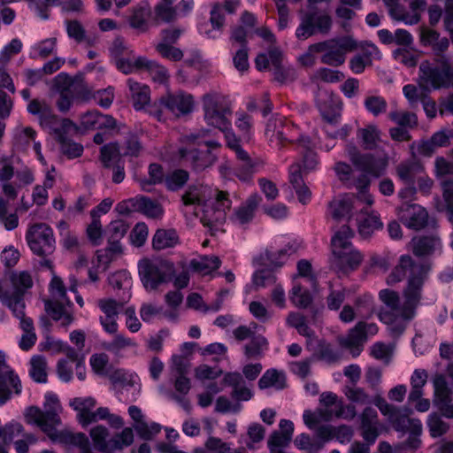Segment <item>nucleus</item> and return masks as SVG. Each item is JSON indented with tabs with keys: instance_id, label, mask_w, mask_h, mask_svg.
I'll return each instance as SVG.
<instances>
[{
	"instance_id": "obj_1",
	"label": "nucleus",
	"mask_w": 453,
	"mask_h": 453,
	"mask_svg": "<svg viewBox=\"0 0 453 453\" xmlns=\"http://www.w3.org/2000/svg\"><path fill=\"white\" fill-rule=\"evenodd\" d=\"M429 270L430 266L427 263L416 261L410 255H403L388 276L387 283L393 285L408 277V283L403 295L408 298L407 304H409L421 299L422 288Z\"/></svg>"
},
{
	"instance_id": "obj_2",
	"label": "nucleus",
	"mask_w": 453,
	"mask_h": 453,
	"mask_svg": "<svg viewBox=\"0 0 453 453\" xmlns=\"http://www.w3.org/2000/svg\"><path fill=\"white\" fill-rule=\"evenodd\" d=\"M52 88L58 94L56 102L58 110L66 113L74 100L88 101L93 95L91 88L80 76L72 77L65 73H60L52 80Z\"/></svg>"
},
{
	"instance_id": "obj_3",
	"label": "nucleus",
	"mask_w": 453,
	"mask_h": 453,
	"mask_svg": "<svg viewBox=\"0 0 453 453\" xmlns=\"http://www.w3.org/2000/svg\"><path fill=\"white\" fill-rule=\"evenodd\" d=\"M209 133V130L202 129L185 136L187 142L199 146L205 145L207 147L206 150L196 148H182L179 150L180 159L188 163L194 171H203L211 166L217 160V157L212 154L211 150L220 148L221 144L217 141L206 140Z\"/></svg>"
},
{
	"instance_id": "obj_4",
	"label": "nucleus",
	"mask_w": 453,
	"mask_h": 453,
	"mask_svg": "<svg viewBox=\"0 0 453 453\" xmlns=\"http://www.w3.org/2000/svg\"><path fill=\"white\" fill-rule=\"evenodd\" d=\"M419 72V85L423 88L437 90L453 87V63L444 53L423 61Z\"/></svg>"
},
{
	"instance_id": "obj_5",
	"label": "nucleus",
	"mask_w": 453,
	"mask_h": 453,
	"mask_svg": "<svg viewBox=\"0 0 453 453\" xmlns=\"http://www.w3.org/2000/svg\"><path fill=\"white\" fill-rule=\"evenodd\" d=\"M12 290H10L6 280H0V301L7 306L13 314H21L22 307H25L24 296L33 285V278L29 272H12L9 276Z\"/></svg>"
},
{
	"instance_id": "obj_6",
	"label": "nucleus",
	"mask_w": 453,
	"mask_h": 453,
	"mask_svg": "<svg viewBox=\"0 0 453 453\" xmlns=\"http://www.w3.org/2000/svg\"><path fill=\"white\" fill-rule=\"evenodd\" d=\"M138 273L146 290L153 291L175 276L174 264L166 259L142 258L138 263Z\"/></svg>"
},
{
	"instance_id": "obj_7",
	"label": "nucleus",
	"mask_w": 453,
	"mask_h": 453,
	"mask_svg": "<svg viewBox=\"0 0 453 453\" xmlns=\"http://www.w3.org/2000/svg\"><path fill=\"white\" fill-rule=\"evenodd\" d=\"M26 239L33 253L42 258L41 265L53 271V263L47 258L55 250L51 227L45 223H35L28 228Z\"/></svg>"
},
{
	"instance_id": "obj_8",
	"label": "nucleus",
	"mask_w": 453,
	"mask_h": 453,
	"mask_svg": "<svg viewBox=\"0 0 453 453\" xmlns=\"http://www.w3.org/2000/svg\"><path fill=\"white\" fill-rule=\"evenodd\" d=\"M333 27V19L328 10L308 6L301 16V22L296 30L298 40H306L316 34L326 35Z\"/></svg>"
},
{
	"instance_id": "obj_9",
	"label": "nucleus",
	"mask_w": 453,
	"mask_h": 453,
	"mask_svg": "<svg viewBox=\"0 0 453 453\" xmlns=\"http://www.w3.org/2000/svg\"><path fill=\"white\" fill-rule=\"evenodd\" d=\"M347 150L350 162L357 170L374 178H379L386 173L389 163L388 153L384 152L380 156L361 153L355 146L349 147Z\"/></svg>"
},
{
	"instance_id": "obj_10",
	"label": "nucleus",
	"mask_w": 453,
	"mask_h": 453,
	"mask_svg": "<svg viewBox=\"0 0 453 453\" xmlns=\"http://www.w3.org/2000/svg\"><path fill=\"white\" fill-rule=\"evenodd\" d=\"M379 297L381 302L393 311L394 315L406 321L414 318L416 309L420 302V299H418L407 304L408 298L403 296L404 301L403 304H401L399 294L388 288L380 290Z\"/></svg>"
},
{
	"instance_id": "obj_11",
	"label": "nucleus",
	"mask_w": 453,
	"mask_h": 453,
	"mask_svg": "<svg viewBox=\"0 0 453 453\" xmlns=\"http://www.w3.org/2000/svg\"><path fill=\"white\" fill-rule=\"evenodd\" d=\"M22 390L19 375L7 365L5 355L0 352V406L9 401L12 394Z\"/></svg>"
},
{
	"instance_id": "obj_12",
	"label": "nucleus",
	"mask_w": 453,
	"mask_h": 453,
	"mask_svg": "<svg viewBox=\"0 0 453 453\" xmlns=\"http://www.w3.org/2000/svg\"><path fill=\"white\" fill-rule=\"evenodd\" d=\"M332 40L333 43L329 45L326 54L321 56L320 62L324 65L338 67L344 64L348 52L357 50V43L349 36Z\"/></svg>"
},
{
	"instance_id": "obj_13",
	"label": "nucleus",
	"mask_w": 453,
	"mask_h": 453,
	"mask_svg": "<svg viewBox=\"0 0 453 453\" xmlns=\"http://www.w3.org/2000/svg\"><path fill=\"white\" fill-rule=\"evenodd\" d=\"M231 200L227 191L217 190L215 208H207L203 211L201 222L206 226H214L226 219V211L231 208Z\"/></svg>"
},
{
	"instance_id": "obj_14",
	"label": "nucleus",
	"mask_w": 453,
	"mask_h": 453,
	"mask_svg": "<svg viewBox=\"0 0 453 453\" xmlns=\"http://www.w3.org/2000/svg\"><path fill=\"white\" fill-rule=\"evenodd\" d=\"M159 104L174 115L180 116L192 111L194 99L191 95L179 91L162 96L159 99Z\"/></svg>"
},
{
	"instance_id": "obj_15",
	"label": "nucleus",
	"mask_w": 453,
	"mask_h": 453,
	"mask_svg": "<svg viewBox=\"0 0 453 453\" xmlns=\"http://www.w3.org/2000/svg\"><path fill=\"white\" fill-rule=\"evenodd\" d=\"M237 164L234 168V174L241 181L249 182L252 180L257 169L263 166L258 158H252L243 149L237 150Z\"/></svg>"
},
{
	"instance_id": "obj_16",
	"label": "nucleus",
	"mask_w": 453,
	"mask_h": 453,
	"mask_svg": "<svg viewBox=\"0 0 453 453\" xmlns=\"http://www.w3.org/2000/svg\"><path fill=\"white\" fill-rule=\"evenodd\" d=\"M398 210L402 222L409 228L419 230L426 226L428 213L420 205L403 203Z\"/></svg>"
},
{
	"instance_id": "obj_17",
	"label": "nucleus",
	"mask_w": 453,
	"mask_h": 453,
	"mask_svg": "<svg viewBox=\"0 0 453 453\" xmlns=\"http://www.w3.org/2000/svg\"><path fill=\"white\" fill-rule=\"evenodd\" d=\"M151 8L147 2H141L128 10L127 20L129 27L138 34H144L150 29Z\"/></svg>"
},
{
	"instance_id": "obj_18",
	"label": "nucleus",
	"mask_w": 453,
	"mask_h": 453,
	"mask_svg": "<svg viewBox=\"0 0 453 453\" xmlns=\"http://www.w3.org/2000/svg\"><path fill=\"white\" fill-rule=\"evenodd\" d=\"M361 435L368 443H374L380 434V423L377 411L366 407L360 415Z\"/></svg>"
},
{
	"instance_id": "obj_19",
	"label": "nucleus",
	"mask_w": 453,
	"mask_h": 453,
	"mask_svg": "<svg viewBox=\"0 0 453 453\" xmlns=\"http://www.w3.org/2000/svg\"><path fill=\"white\" fill-rule=\"evenodd\" d=\"M339 271L347 274L357 270L364 261V255L355 247L332 253Z\"/></svg>"
},
{
	"instance_id": "obj_20",
	"label": "nucleus",
	"mask_w": 453,
	"mask_h": 453,
	"mask_svg": "<svg viewBox=\"0 0 453 453\" xmlns=\"http://www.w3.org/2000/svg\"><path fill=\"white\" fill-rule=\"evenodd\" d=\"M318 108L322 119L328 124L334 125L341 117L342 104L337 96L329 94L318 101Z\"/></svg>"
},
{
	"instance_id": "obj_21",
	"label": "nucleus",
	"mask_w": 453,
	"mask_h": 453,
	"mask_svg": "<svg viewBox=\"0 0 453 453\" xmlns=\"http://www.w3.org/2000/svg\"><path fill=\"white\" fill-rule=\"evenodd\" d=\"M359 234L363 238L370 237L376 230L382 228L380 215L373 211L361 209L356 218Z\"/></svg>"
},
{
	"instance_id": "obj_22",
	"label": "nucleus",
	"mask_w": 453,
	"mask_h": 453,
	"mask_svg": "<svg viewBox=\"0 0 453 453\" xmlns=\"http://www.w3.org/2000/svg\"><path fill=\"white\" fill-rule=\"evenodd\" d=\"M365 342V334L358 323L348 331L346 336L339 339L341 347L349 350L353 357H357L362 352Z\"/></svg>"
},
{
	"instance_id": "obj_23",
	"label": "nucleus",
	"mask_w": 453,
	"mask_h": 453,
	"mask_svg": "<svg viewBox=\"0 0 453 453\" xmlns=\"http://www.w3.org/2000/svg\"><path fill=\"white\" fill-rule=\"evenodd\" d=\"M419 41L423 46H430L434 56L445 53L449 47V41L448 38H440V34L437 31L426 27H420Z\"/></svg>"
},
{
	"instance_id": "obj_24",
	"label": "nucleus",
	"mask_w": 453,
	"mask_h": 453,
	"mask_svg": "<svg viewBox=\"0 0 453 453\" xmlns=\"http://www.w3.org/2000/svg\"><path fill=\"white\" fill-rule=\"evenodd\" d=\"M440 244V238L436 235L416 236L410 242L411 252L418 257L432 255Z\"/></svg>"
},
{
	"instance_id": "obj_25",
	"label": "nucleus",
	"mask_w": 453,
	"mask_h": 453,
	"mask_svg": "<svg viewBox=\"0 0 453 453\" xmlns=\"http://www.w3.org/2000/svg\"><path fill=\"white\" fill-rule=\"evenodd\" d=\"M223 382L233 388L231 397L236 401H249L253 396L251 390L244 384V380L239 372H227Z\"/></svg>"
},
{
	"instance_id": "obj_26",
	"label": "nucleus",
	"mask_w": 453,
	"mask_h": 453,
	"mask_svg": "<svg viewBox=\"0 0 453 453\" xmlns=\"http://www.w3.org/2000/svg\"><path fill=\"white\" fill-rule=\"evenodd\" d=\"M285 119L280 117L270 119L266 124L265 134L272 142H276L279 148H283L290 141L286 136Z\"/></svg>"
},
{
	"instance_id": "obj_27",
	"label": "nucleus",
	"mask_w": 453,
	"mask_h": 453,
	"mask_svg": "<svg viewBox=\"0 0 453 453\" xmlns=\"http://www.w3.org/2000/svg\"><path fill=\"white\" fill-rule=\"evenodd\" d=\"M65 24L67 35L77 43H85L88 47H93L97 42V37L88 35L80 20L76 19H65Z\"/></svg>"
},
{
	"instance_id": "obj_28",
	"label": "nucleus",
	"mask_w": 453,
	"mask_h": 453,
	"mask_svg": "<svg viewBox=\"0 0 453 453\" xmlns=\"http://www.w3.org/2000/svg\"><path fill=\"white\" fill-rule=\"evenodd\" d=\"M136 65L148 71L151 79L159 84H165L168 82L170 74L168 70L159 63L149 60L144 57H138Z\"/></svg>"
},
{
	"instance_id": "obj_29",
	"label": "nucleus",
	"mask_w": 453,
	"mask_h": 453,
	"mask_svg": "<svg viewBox=\"0 0 453 453\" xmlns=\"http://www.w3.org/2000/svg\"><path fill=\"white\" fill-rule=\"evenodd\" d=\"M127 85L134 109L142 110L150 100V89L149 86L142 84L133 79L127 80Z\"/></svg>"
},
{
	"instance_id": "obj_30",
	"label": "nucleus",
	"mask_w": 453,
	"mask_h": 453,
	"mask_svg": "<svg viewBox=\"0 0 453 453\" xmlns=\"http://www.w3.org/2000/svg\"><path fill=\"white\" fill-rule=\"evenodd\" d=\"M389 421L396 431L421 434L422 425L420 420L411 418L407 415L400 413L399 411L395 412Z\"/></svg>"
},
{
	"instance_id": "obj_31",
	"label": "nucleus",
	"mask_w": 453,
	"mask_h": 453,
	"mask_svg": "<svg viewBox=\"0 0 453 453\" xmlns=\"http://www.w3.org/2000/svg\"><path fill=\"white\" fill-rule=\"evenodd\" d=\"M287 324L296 328L299 334L307 338L306 347L312 346L313 340H315V333L307 324V319L304 315L292 311L287 317Z\"/></svg>"
},
{
	"instance_id": "obj_32",
	"label": "nucleus",
	"mask_w": 453,
	"mask_h": 453,
	"mask_svg": "<svg viewBox=\"0 0 453 453\" xmlns=\"http://www.w3.org/2000/svg\"><path fill=\"white\" fill-rule=\"evenodd\" d=\"M27 111L33 115H38L42 124L51 125L58 120V116L45 100H31L27 105Z\"/></svg>"
},
{
	"instance_id": "obj_33",
	"label": "nucleus",
	"mask_w": 453,
	"mask_h": 453,
	"mask_svg": "<svg viewBox=\"0 0 453 453\" xmlns=\"http://www.w3.org/2000/svg\"><path fill=\"white\" fill-rule=\"evenodd\" d=\"M180 243V237L177 232L171 229L159 228L152 238V248L155 250H162L175 247Z\"/></svg>"
},
{
	"instance_id": "obj_34",
	"label": "nucleus",
	"mask_w": 453,
	"mask_h": 453,
	"mask_svg": "<svg viewBox=\"0 0 453 453\" xmlns=\"http://www.w3.org/2000/svg\"><path fill=\"white\" fill-rule=\"evenodd\" d=\"M308 349L313 351V357L319 360L333 364L340 359L339 353L334 349L329 342L326 340L318 339L316 336L315 340H313L312 346Z\"/></svg>"
},
{
	"instance_id": "obj_35",
	"label": "nucleus",
	"mask_w": 453,
	"mask_h": 453,
	"mask_svg": "<svg viewBox=\"0 0 453 453\" xmlns=\"http://www.w3.org/2000/svg\"><path fill=\"white\" fill-rule=\"evenodd\" d=\"M355 236V232L347 225L342 226L333 235L331 239L332 253L354 247L351 240Z\"/></svg>"
},
{
	"instance_id": "obj_36",
	"label": "nucleus",
	"mask_w": 453,
	"mask_h": 453,
	"mask_svg": "<svg viewBox=\"0 0 453 453\" xmlns=\"http://www.w3.org/2000/svg\"><path fill=\"white\" fill-rule=\"evenodd\" d=\"M262 202V197L257 194L251 195L246 202L234 212L236 220L241 224H246L252 220L255 211Z\"/></svg>"
},
{
	"instance_id": "obj_37",
	"label": "nucleus",
	"mask_w": 453,
	"mask_h": 453,
	"mask_svg": "<svg viewBox=\"0 0 453 453\" xmlns=\"http://www.w3.org/2000/svg\"><path fill=\"white\" fill-rule=\"evenodd\" d=\"M65 304H66L65 301H58V300H44V306L46 312L54 319V320H62L63 326H67L71 324L73 320V317L65 311Z\"/></svg>"
},
{
	"instance_id": "obj_38",
	"label": "nucleus",
	"mask_w": 453,
	"mask_h": 453,
	"mask_svg": "<svg viewBox=\"0 0 453 453\" xmlns=\"http://www.w3.org/2000/svg\"><path fill=\"white\" fill-rule=\"evenodd\" d=\"M204 111H219L221 112H232L231 105L226 97L217 92H210L203 96Z\"/></svg>"
},
{
	"instance_id": "obj_39",
	"label": "nucleus",
	"mask_w": 453,
	"mask_h": 453,
	"mask_svg": "<svg viewBox=\"0 0 453 453\" xmlns=\"http://www.w3.org/2000/svg\"><path fill=\"white\" fill-rule=\"evenodd\" d=\"M388 7L389 15L397 21H403L409 25H415L420 21V15H410L405 7L398 4L395 0H385Z\"/></svg>"
},
{
	"instance_id": "obj_40",
	"label": "nucleus",
	"mask_w": 453,
	"mask_h": 453,
	"mask_svg": "<svg viewBox=\"0 0 453 453\" xmlns=\"http://www.w3.org/2000/svg\"><path fill=\"white\" fill-rule=\"evenodd\" d=\"M362 140L363 148L366 150H376L380 142V130L375 125H369L357 131Z\"/></svg>"
},
{
	"instance_id": "obj_41",
	"label": "nucleus",
	"mask_w": 453,
	"mask_h": 453,
	"mask_svg": "<svg viewBox=\"0 0 453 453\" xmlns=\"http://www.w3.org/2000/svg\"><path fill=\"white\" fill-rule=\"evenodd\" d=\"M287 386L284 372L276 369L267 370L258 380V387L261 389L273 387L277 389H283Z\"/></svg>"
},
{
	"instance_id": "obj_42",
	"label": "nucleus",
	"mask_w": 453,
	"mask_h": 453,
	"mask_svg": "<svg viewBox=\"0 0 453 453\" xmlns=\"http://www.w3.org/2000/svg\"><path fill=\"white\" fill-rule=\"evenodd\" d=\"M290 302L299 309H307L313 302L311 292L301 284L296 283L289 292Z\"/></svg>"
},
{
	"instance_id": "obj_43",
	"label": "nucleus",
	"mask_w": 453,
	"mask_h": 453,
	"mask_svg": "<svg viewBox=\"0 0 453 453\" xmlns=\"http://www.w3.org/2000/svg\"><path fill=\"white\" fill-rule=\"evenodd\" d=\"M100 160L105 168L123 162L119 147L117 142H110L100 149Z\"/></svg>"
},
{
	"instance_id": "obj_44",
	"label": "nucleus",
	"mask_w": 453,
	"mask_h": 453,
	"mask_svg": "<svg viewBox=\"0 0 453 453\" xmlns=\"http://www.w3.org/2000/svg\"><path fill=\"white\" fill-rule=\"evenodd\" d=\"M122 253L123 248L121 244L108 242V246L105 249L96 251V258L99 265H102L105 270L109 265L120 257Z\"/></svg>"
},
{
	"instance_id": "obj_45",
	"label": "nucleus",
	"mask_w": 453,
	"mask_h": 453,
	"mask_svg": "<svg viewBox=\"0 0 453 453\" xmlns=\"http://www.w3.org/2000/svg\"><path fill=\"white\" fill-rule=\"evenodd\" d=\"M58 437L61 442L78 447L81 453H91L88 438L83 433L61 432Z\"/></svg>"
},
{
	"instance_id": "obj_46",
	"label": "nucleus",
	"mask_w": 453,
	"mask_h": 453,
	"mask_svg": "<svg viewBox=\"0 0 453 453\" xmlns=\"http://www.w3.org/2000/svg\"><path fill=\"white\" fill-rule=\"evenodd\" d=\"M268 342L261 334H255L244 346V354L247 358H260L267 349Z\"/></svg>"
},
{
	"instance_id": "obj_47",
	"label": "nucleus",
	"mask_w": 453,
	"mask_h": 453,
	"mask_svg": "<svg viewBox=\"0 0 453 453\" xmlns=\"http://www.w3.org/2000/svg\"><path fill=\"white\" fill-rule=\"evenodd\" d=\"M221 261L217 256H203L199 260L193 259L190 262L191 268L203 275L219 268Z\"/></svg>"
},
{
	"instance_id": "obj_48",
	"label": "nucleus",
	"mask_w": 453,
	"mask_h": 453,
	"mask_svg": "<svg viewBox=\"0 0 453 453\" xmlns=\"http://www.w3.org/2000/svg\"><path fill=\"white\" fill-rule=\"evenodd\" d=\"M174 0H160L155 6L154 12L157 20L170 23L175 20L177 16L176 7L173 6Z\"/></svg>"
},
{
	"instance_id": "obj_49",
	"label": "nucleus",
	"mask_w": 453,
	"mask_h": 453,
	"mask_svg": "<svg viewBox=\"0 0 453 453\" xmlns=\"http://www.w3.org/2000/svg\"><path fill=\"white\" fill-rule=\"evenodd\" d=\"M428 374L425 370L417 369L411 378V390L409 395V401L414 402L423 395V387L426 384Z\"/></svg>"
},
{
	"instance_id": "obj_50",
	"label": "nucleus",
	"mask_w": 453,
	"mask_h": 453,
	"mask_svg": "<svg viewBox=\"0 0 453 453\" xmlns=\"http://www.w3.org/2000/svg\"><path fill=\"white\" fill-rule=\"evenodd\" d=\"M130 224L124 219L112 220L107 226L108 242L120 243V240L127 234Z\"/></svg>"
},
{
	"instance_id": "obj_51",
	"label": "nucleus",
	"mask_w": 453,
	"mask_h": 453,
	"mask_svg": "<svg viewBox=\"0 0 453 453\" xmlns=\"http://www.w3.org/2000/svg\"><path fill=\"white\" fill-rule=\"evenodd\" d=\"M134 432L131 427H125L120 433L110 439V451L122 450L134 442Z\"/></svg>"
},
{
	"instance_id": "obj_52",
	"label": "nucleus",
	"mask_w": 453,
	"mask_h": 453,
	"mask_svg": "<svg viewBox=\"0 0 453 453\" xmlns=\"http://www.w3.org/2000/svg\"><path fill=\"white\" fill-rule=\"evenodd\" d=\"M31 369L30 376L38 383H45L47 381V362L42 356H34L30 360Z\"/></svg>"
},
{
	"instance_id": "obj_53",
	"label": "nucleus",
	"mask_w": 453,
	"mask_h": 453,
	"mask_svg": "<svg viewBox=\"0 0 453 453\" xmlns=\"http://www.w3.org/2000/svg\"><path fill=\"white\" fill-rule=\"evenodd\" d=\"M189 180V173L183 169H176L168 174L165 179V186L170 191L181 189Z\"/></svg>"
},
{
	"instance_id": "obj_54",
	"label": "nucleus",
	"mask_w": 453,
	"mask_h": 453,
	"mask_svg": "<svg viewBox=\"0 0 453 453\" xmlns=\"http://www.w3.org/2000/svg\"><path fill=\"white\" fill-rule=\"evenodd\" d=\"M137 208L141 210L145 215L150 218H159L163 215L164 210L161 204L146 196L136 198Z\"/></svg>"
},
{
	"instance_id": "obj_55",
	"label": "nucleus",
	"mask_w": 453,
	"mask_h": 453,
	"mask_svg": "<svg viewBox=\"0 0 453 453\" xmlns=\"http://www.w3.org/2000/svg\"><path fill=\"white\" fill-rule=\"evenodd\" d=\"M294 443L298 449L306 451V453H319L324 447L323 441L307 434H301L296 436Z\"/></svg>"
},
{
	"instance_id": "obj_56",
	"label": "nucleus",
	"mask_w": 453,
	"mask_h": 453,
	"mask_svg": "<svg viewBox=\"0 0 453 453\" xmlns=\"http://www.w3.org/2000/svg\"><path fill=\"white\" fill-rule=\"evenodd\" d=\"M232 112H221L219 111H204V118L206 122L219 128L221 131L227 130L230 126L228 117Z\"/></svg>"
},
{
	"instance_id": "obj_57",
	"label": "nucleus",
	"mask_w": 453,
	"mask_h": 453,
	"mask_svg": "<svg viewBox=\"0 0 453 453\" xmlns=\"http://www.w3.org/2000/svg\"><path fill=\"white\" fill-rule=\"evenodd\" d=\"M109 435L108 429L104 426H96L90 430L94 447L100 452L110 451V440L106 441Z\"/></svg>"
},
{
	"instance_id": "obj_58",
	"label": "nucleus",
	"mask_w": 453,
	"mask_h": 453,
	"mask_svg": "<svg viewBox=\"0 0 453 453\" xmlns=\"http://www.w3.org/2000/svg\"><path fill=\"white\" fill-rule=\"evenodd\" d=\"M388 118L400 127L411 129L418 126V117L413 112L393 111L388 113Z\"/></svg>"
},
{
	"instance_id": "obj_59",
	"label": "nucleus",
	"mask_w": 453,
	"mask_h": 453,
	"mask_svg": "<svg viewBox=\"0 0 453 453\" xmlns=\"http://www.w3.org/2000/svg\"><path fill=\"white\" fill-rule=\"evenodd\" d=\"M164 180V170L159 164H150L149 165V179L141 180L140 185L143 191H150V187L159 184Z\"/></svg>"
},
{
	"instance_id": "obj_60",
	"label": "nucleus",
	"mask_w": 453,
	"mask_h": 453,
	"mask_svg": "<svg viewBox=\"0 0 453 453\" xmlns=\"http://www.w3.org/2000/svg\"><path fill=\"white\" fill-rule=\"evenodd\" d=\"M419 165L411 162H402L396 167L397 176L407 184H413Z\"/></svg>"
},
{
	"instance_id": "obj_61",
	"label": "nucleus",
	"mask_w": 453,
	"mask_h": 453,
	"mask_svg": "<svg viewBox=\"0 0 453 453\" xmlns=\"http://www.w3.org/2000/svg\"><path fill=\"white\" fill-rule=\"evenodd\" d=\"M364 104L365 109L375 117L385 113L388 108L386 99L380 96H369L365 97Z\"/></svg>"
},
{
	"instance_id": "obj_62",
	"label": "nucleus",
	"mask_w": 453,
	"mask_h": 453,
	"mask_svg": "<svg viewBox=\"0 0 453 453\" xmlns=\"http://www.w3.org/2000/svg\"><path fill=\"white\" fill-rule=\"evenodd\" d=\"M9 203L0 197V222L6 230H13L19 226V217L16 213L7 215Z\"/></svg>"
},
{
	"instance_id": "obj_63",
	"label": "nucleus",
	"mask_w": 453,
	"mask_h": 453,
	"mask_svg": "<svg viewBox=\"0 0 453 453\" xmlns=\"http://www.w3.org/2000/svg\"><path fill=\"white\" fill-rule=\"evenodd\" d=\"M427 426L429 427L431 436L434 438L445 434L449 428L448 423L443 421L441 416L437 413H432L429 416Z\"/></svg>"
},
{
	"instance_id": "obj_64",
	"label": "nucleus",
	"mask_w": 453,
	"mask_h": 453,
	"mask_svg": "<svg viewBox=\"0 0 453 453\" xmlns=\"http://www.w3.org/2000/svg\"><path fill=\"white\" fill-rule=\"evenodd\" d=\"M206 449H196L194 453H231L228 445L220 439L210 437L205 443Z\"/></svg>"
}]
</instances>
